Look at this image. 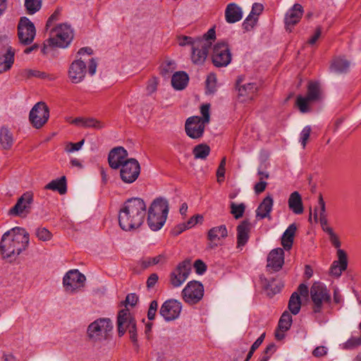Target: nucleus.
Wrapping results in <instances>:
<instances>
[{
  "label": "nucleus",
  "mask_w": 361,
  "mask_h": 361,
  "mask_svg": "<svg viewBox=\"0 0 361 361\" xmlns=\"http://www.w3.org/2000/svg\"><path fill=\"white\" fill-rule=\"evenodd\" d=\"M147 211L145 201L140 197L127 200L118 213V224L123 231L139 228L144 222Z\"/></svg>",
  "instance_id": "nucleus-1"
},
{
  "label": "nucleus",
  "mask_w": 361,
  "mask_h": 361,
  "mask_svg": "<svg viewBox=\"0 0 361 361\" xmlns=\"http://www.w3.org/2000/svg\"><path fill=\"white\" fill-rule=\"evenodd\" d=\"M30 235L25 228L15 227L4 233L0 243V252L4 258H16L27 250Z\"/></svg>",
  "instance_id": "nucleus-2"
},
{
  "label": "nucleus",
  "mask_w": 361,
  "mask_h": 361,
  "mask_svg": "<svg viewBox=\"0 0 361 361\" xmlns=\"http://www.w3.org/2000/svg\"><path fill=\"white\" fill-rule=\"evenodd\" d=\"M169 211V202L159 197L154 199L148 209L147 224L151 230L157 231L166 223Z\"/></svg>",
  "instance_id": "nucleus-3"
},
{
  "label": "nucleus",
  "mask_w": 361,
  "mask_h": 361,
  "mask_svg": "<svg viewBox=\"0 0 361 361\" xmlns=\"http://www.w3.org/2000/svg\"><path fill=\"white\" fill-rule=\"evenodd\" d=\"M312 310L314 313L329 314L331 310V297L326 286L321 282H314L310 290Z\"/></svg>",
  "instance_id": "nucleus-4"
},
{
  "label": "nucleus",
  "mask_w": 361,
  "mask_h": 361,
  "mask_svg": "<svg viewBox=\"0 0 361 361\" xmlns=\"http://www.w3.org/2000/svg\"><path fill=\"white\" fill-rule=\"evenodd\" d=\"M112 330L113 324L111 319L99 317L87 326V337L94 344L102 343L111 337Z\"/></svg>",
  "instance_id": "nucleus-5"
},
{
  "label": "nucleus",
  "mask_w": 361,
  "mask_h": 361,
  "mask_svg": "<svg viewBox=\"0 0 361 361\" xmlns=\"http://www.w3.org/2000/svg\"><path fill=\"white\" fill-rule=\"evenodd\" d=\"M73 39V30L67 23H61L51 28L49 37L46 41L48 45L59 48H66Z\"/></svg>",
  "instance_id": "nucleus-6"
},
{
  "label": "nucleus",
  "mask_w": 361,
  "mask_h": 361,
  "mask_svg": "<svg viewBox=\"0 0 361 361\" xmlns=\"http://www.w3.org/2000/svg\"><path fill=\"white\" fill-rule=\"evenodd\" d=\"M322 99V92L318 82L311 81L307 87L305 96L298 95L295 100V104L302 113H307L310 111V106Z\"/></svg>",
  "instance_id": "nucleus-7"
},
{
  "label": "nucleus",
  "mask_w": 361,
  "mask_h": 361,
  "mask_svg": "<svg viewBox=\"0 0 361 361\" xmlns=\"http://www.w3.org/2000/svg\"><path fill=\"white\" fill-rule=\"evenodd\" d=\"M86 277L78 269L68 271L63 278V286L68 293H75L85 286Z\"/></svg>",
  "instance_id": "nucleus-8"
},
{
  "label": "nucleus",
  "mask_w": 361,
  "mask_h": 361,
  "mask_svg": "<svg viewBox=\"0 0 361 361\" xmlns=\"http://www.w3.org/2000/svg\"><path fill=\"white\" fill-rule=\"evenodd\" d=\"M212 62L216 67H226L231 61L232 54L227 43H216L213 48Z\"/></svg>",
  "instance_id": "nucleus-9"
},
{
  "label": "nucleus",
  "mask_w": 361,
  "mask_h": 361,
  "mask_svg": "<svg viewBox=\"0 0 361 361\" xmlns=\"http://www.w3.org/2000/svg\"><path fill=\"white\" fill-rule=\"evenodd\" d=\"M49 118V109L44 102H37L30 110L29 120L35 128H42Z\"/></svg>",
  "instance_id": "nucleus-10"
},
{
  "label": "nucleus",
  "mask_w": 361,
  "mask_h": 361,
  "mask_svg": "<svg viewBox=\"0 0 361 361\" xmlns=\"http://www.w3.org/2000/svg\"><path fill=\"white\" fill-rule=\"evenodd\" d=\"M35 35L36 29L33 23L27 17H21L18 25V36L20 42L24 45L30 44Z\"/></svg>",
  "instance_id": "nucleus-11"
},
{
  "label": "nucleus",
  "mask_w": 361,
  "mask_h": 361,
  "mask_svg": "<svg viewBox=\"0 0 361 361\" xmlns=\"http://www.w3.org/2000/svg\"><path fill=\"white\" fill-rule=\"evenodd\" d=\"M120 169V177L126 183H133L140 173V166L137 159L130 158Z\"/></svg>",
  "instance_id": "nucleus-12"
},
{
  "label": "nucleus",
  "mask_w": 361,
  "mask_h": 361,
  "mask_svg": "<svg viewBox=\"0 0 361 361\" xmlns=\"http://www.w3.org/2000/svg\"><path fill=\"white\" fill-rule=\"evenodd\" d=\"M182 295L185 302L191 305L196 304L203 298V285L199 281H190L183 288Z\"/></svg>",
  "instance_id": "nucleus-13"
},
{
  "label": "nucleus",
  "mask_w": 361,
  "mask_h": 361,
  "mask_svg": "<svg viewBox=\"0 0 361 361\" xmlns=\"http://www.w3.org/2000/svg\"><path fill=\"white\" fill-rule=\"evenodd\" d=\"M211 42L205 39H197V43L191 49V61L194 64L202 65L209 53Z\"/></svg>",
  "instance_id": "nucleus-14"
},
{
  "label": "nucleus",
  "mask_w": 361,
  "mask_h": 361,
  "mask_svg": "<svg viewBox=\"0 0 361 361\" xmlns=\"http://www.w3.org/2000/svg\"><path fill=\"white\" fill-rule=\"evenodd\" d=\"M191 270L190 260L180 262L171 274V283L175 287L180 286L188 279Z\"/></svg>",
  "instance_id": "nucleus-15"
},
{
  "label": "nucleus",
  "mask_w": 361,
  "mask_h": 361,
  "mask_svg": "<svg viewBox=\"0 0 361 361\" xmlns=\"http://www.w3.org/2000/svg\"><path fill=\"white\" fill-rule=\"evenodd\" d=\"M206 124L202 121L200 116H192L186 120L185 128L186 134L192 139L202 136Z\"/></svg>",
  "instance_id": "nucleus-16"
},
{
  "label": "nucleus",
  "mask_w": 361,
  "mask_h": 361,
  "mask_svg": "<svg viewBox=\"0 0 361 361\" xmlns=\"http://www.w3.org/2000/svg\"><path fill=\"white\" fill-rule=\"evenodd\" d=\"M308 295V286L305 283L300 284L297 290L292 293L288 302V309L293 314L295 315L300 312L301 307L300 296L307 298Z\"/></svg>",
  "instance_id": "nucleus-17"
},
{
  "label": "nucleus",
  "mask_w": 361,
  "mask_h": 361,
  "mask_svg": "<svg viewBox=\"0 0 361 361\" xmlns=\"http://www.w3.org/2000/svg\"><path fill=\"white\" fill-rule=\"evenodd\" d=\"M304 10L300 4H295L286 12L284 18L285 27L287 31L291 32L295 25H297L303 15Z\"/></svg>",
  "instance_id": "nucleus-18"
},
{
  "label": "nucleus",
  "mask_w": 361,
  "mask_h": 361,
  "mask_svg": "<svg viewBox=\"0 0 361 361\" xmlns=\"http://www.w3.org/2000/svg\"><path fill=\"white\" fill-rule=\"evenodd\" d=\"M118 331L119 336H123L128 331L130 338L135 345L137 344L136 324L134 317H118Z\"/></svg>",
  "instance_id": "nucleus-19"
},
{
  "label": "nucleus",
  "mask_w": 361,
  "mask_h": 361,
  "mask_svg": "<svg viewBox=\"0 0 361 361\" xmlns=\"http://www.w3.org/2000/svg\"><path fill=\"white\" fill-rule=\"evenodd\" d=\"M86 72L87 66L85 63L80 59H76L69 66L68 78L73 83L77 84L84 80Z\"/></svg>",
  "instance_id": "nucleus-20"
},
{
  "label": "nucleus",
  "mask_w": 361,
  "mask_h": 361,
  "mask_svg": "<svg viewBox=\"0 0 361 361\" xmlns=\"http://www.w3.org/2000/svg\"><path fill=\"white\" fill-rule=\"evenodd\" d=\"M284 264V251L282 248L278 247L272 250L267 257V267L269 271H278Z\"/></svg>",
  "instance_id": "nucleus-21"
},
{
  "label": "nucleus",
  "mask_w": 361,
  "mask_h": 361,
  "mask_svg": "<svg viewBox=\"0 0 361 361\" xmlns=\"http://www.w3.org/2000/svg\"><path fill=\"white\" fill-rule=\"evenodd\" d=\"M128 152L123 147H117L111 149L109 154L108 161L111 168L118 169L127 161Z\"/></svg>",
  "instance_id": "nucleus-22"
},
{
  "label": "nucleus",
  "mask_w": 361,
  "mask_h": 361,
  "mask_svg": "<svg viewBox=\"0 0 361 361\" xmlns=\"http://www.w3.org/2000/svg\"><path fill=\"white\" fill-rule=\"evenodd\" d=\"M33 202V195L31 192H25L17 201L16 204L10 209L9 214L19 216L23 212L29 209Z\"/></svg>",
  "instance_id": "nucleus-23"
},
{
  "label": "nucleus",
  "mask_w": 361,
  "mask_h": 361,
  "mask_svg": "<svg viewBox=\"0 0 361 361\" xmlns=\"http://www.w3.org/2000/svg\"><path fill=\"white\" fill-rule=\"evenodd\" d=\"M71 123L78 127L93 128L94 130H101L106 126L103 121L93 117H77L73 119Z\"/></svg>",
  "instance_id": "nucleus-24"
},
{
  "label": "nucleus",
  "mask_w": 361,
  "mask_h": 361,
  "mask_svg": "<svg viewBox=\"0 0 361 361\" xmlns=\"http://www.w3.org/2000/svg\"><path fill=\"white\" fill-rule=\"evenodd\" d=\"M251 224L247 220L243 221L236 228L237 231V248L242 250L246 245L250 238Z\"/></svg>",
  "instance_id": "nucleus-25"
},
{
  "label": "nucleus",
  "mask_w": 361,
  "mask_h": 361,
  "mask_svg": "<svg viewBox=\"0 0 361 361\" xmlns=\"http://www.w3.org/2000/svg\"><path fill=\"white\" fill-rule=\"evenodd\" d=\"M337 257L338 260L333 262L330 272L331 275L339 277L342 272L347 269L348 260L347 255L343 250L338 249Z\"/></svg>",
  "instance_id": "nucleus-26"
},
{
  "label": "nucleus",
  "mask_w": 361,
  "mask_h": 361,
  "mask_svg": "<svg viewBox=\"0 0 361 361\" xmlns=\"http://www.w3.org/2000/svg\"><path fill=\"white\" fill-rule=\"evenodd\" d=\"M182 310L181 302L175 299L165 301L160 308L161 316H179Z\"/></svg>",
  "instance_id": "nucleus-27"
},
{
  "label": "nucleus",
  "mask_w": 361,
  "mask_h": 361,
  "mask_svg": "<svg viewBox=\"0 0 361 361\" xmlns=\"http://www.w3.org/2000/svg\"><path fill=\"white\" fill-rule=\"evenodd\" d=\"M243 18V11L235 3L228 4L225 10V19L228 23H235Z\"/></svg>",
  "instance_id": "nucleus-28"
},
{
  "label": "nucleus",
  "mask_w": 361,
  "mask_h": 361,
  "mask_svg": "<svg viewBox=\"0 0 361 361\" xmlns=\"http://www.w3.org/2000/svg\"><path fill=\"white\" fill-rule=\"evenodd\" d=\"M260 279L267 295L269 297H272L276 293H279L283 286V283L276 279H267L261 276Z\"/></svg>",
  "instance_id": "nucleus-29"
},
{
  "label": "nucleus",
  "mask_w": 361,
  "mask_h": 361,
  "mask_svg": "<svg viewBox=\"0 0 361 361\" xmlns=\"http://www.w3.org/2000/svg\"><path fill=\"white\" fill-rule=\"evenodd\" d=\"M273 204V198L269 195L267 196L262 200L256 210L257 217L261 219L264 218H270V213L272 210Z\"/></svg>",
  "instance_id": "nucleus-30"
},
{
  "label": "nucleus",
  "mask_w": 361,
  "mask_h": 361,
  "mask_svg": "<svg viewBox=\"0 0 361 361\" xmlns=\"http://www.w3.org/2000/svg\"><path fill=\"white\" fill-rule=\"evenodd\" d=\"M288 204L289 209L295 214H301L304 212L302 197L298 191H295L290 195Z\"/></svg>",
  "instance_id": "nucleus-31"
},
{
  "label": "nucleus",
  "mask_w": 361,
  "mask_h": 361,
  "mask_svg": "<svg viewBox=\"0 0 361 361\" xmlns=\"http://www.w3.org/2000/svg\"><path fill=\"white\" fill-rule=\"evenodd\" d=\"M238 86L239 96L243 97L244 102L252 100L257 91V85L255 82H248L243 85L238 83Z\"/></svg>",
  "instance_id": "nucleus-32"
},
{
  "label": "nucleus",
  "mask_w": 361,
  "mask_h": 361,
  "mask_svg": "<svg viewBox=\"0 0 361 361\" xmlns=\"http://www.w3.org/2000/svg\"><path fill=\"white\" fill-rule=\"evenodd\" d=\"M296 230V225L292 224L288 226L283 233L281 238V244L285 250H288L292 247Z\"/></svg>",
  "instance_id": "nucleus-33"
},
{
  "label": "nucleus",
  "mask_w": 361,
  "mask_h": 361,
  "mask_svg": "<svg viewBox=\"0 0 361 361\" xmlns=\"http://www.w3.org/2000/svg\"><path fill=\"white\" fill-rule=\"evenodd\" d=\"M189 78L184 71L176 72L171 78V85L175 90H183L188 85Z\"/></svg>",
  "instance_id": "nucleus-34"
},
{
  "label": "nucleus",
  "mask_w": 361,
  "mask_h": 361,
  "mask_svg": "<svg viewBox=\"0 0 361 361\" xmlns=\"http://www.w3.org/2000/svg\"><path fill=\"white\" fill-rule=\"evenodd\" d=\"M292 317H280L278 328L275 331V338L281 341L285 337V332L287 331L292 324Z\"/></svg>",
  "instance_id": "nucleus-35"
},
{
  "label": "nucleus",
  "mask_w": 361,
  "mask_h": 361,
  "mask_svg": "<svg viewBox=\"0 0 361 361\" xmlns=\"http://www.w3.org/2000/svg\"><path fill=\"white\" fill-rule=\"evenodd\" d=\"M44 188L46 190L57 191L61 195L65 194L67 191L66 177L62 176L59 178L52 180L50 183L45 185Z\"/></svg>",
  "instance_id": "nucleus-36"
},
{
  "label": "nucleus",
  "mask_w": 361,
  "mask_h": 361,
  "mask_svg": "<svg viewBox=\"0 0 361 361\" xmlns=\"http://www.w3.org/2000/svg\"><path fill=\"white\" fill-rule=\"evenodd\" d=\"M13 136L11 130L5 126L0 129V145L4 149H9L13 144Z\"/></svg>",
  "instance_id": "nucleus-37"
},
{
  "label": "nucleus",
  "mask_w": 361,
  "mask_h": 361,
  "mask_svg": "<svg viewBox=\"0 0 361 361\" xmlns=\"http://www.w3.org/2000/svg\"><path fill=\"white\" fill-rule=\"evenodd\" d=\"M14 62V54L8 49L6 53L0 54V73L8 71Z\"/></svg>",
  "instance_id": "nucleus-38"
},
{
  "label": "nucleus",
  "mask_w": 361,
  "mask_h": 361,
  "mask_svg": "<svg viewBox=\"0 0 361 361\" xmlns=\"http://www.w3.org/2000/svg\"><path fill=\"white\" fill-rule=\"evenodd\" d=\"M228 231L225 225L213 227L209 230L207 238L211 241L220 240L227 237Z\"/></svg>",
  "instance_id": "nucleus-39"
},
{
  "label": "nucleus",
  "mask_w": 361,
  "mask_h": 361,
  "mask_svg": "<svg viewBox=\"0 0 361 361\" xmlns=\"http://www.w3.org/2000/svg\"><path fill=\"white\" fill-rule=\"evenodd\" d=\"M349 67L350 62L343 58L339 57L333 61L331 65V71L337 73H342L346 72Z\"/></svg>",
  "instance_id": "nucleus-40"
},
{
  "label": "nucleus",
  "mask_w": 361,
  "mask_h": 361,
  "mask_svg": "<svg viewBox=\"0 0 361 361\" xmlns=\"http://www.w3.org/2000/svg\"><path fill=\"white\" fill-rule=\"evenodd\" d=\"M361 345V335L355 336L353 334L351 337L345 342L340 344V347L343 350H352Z\"/></svg>",
  "instance_id": "nucleus-41"
},
{
  "label": "nucleus",
  "mask_w": 361,
  "mask_h": 361,
  "mask_svg": "<svg viewBox=\"0 0 361 361\" xmlns=\"http://www.w3.org/2000/svg\"><path fill=\"white\" fill-rule=\"evenodd\" d=\"M210 153V147L207 145L200 144L193 149L195 159H205Z\"/></svg>",
  "instance_id": "nucleus-42"
},
{
  "label": "nucleus",
  "mask_w": 361,
  "mask_h": 361,
  "mask_svg": "<svg viewBox=\"0 0 361 361\" xmlns=\"http://www.w3.org/2000/svg\"><path fill=\"white\" fill-rule=\"evenodd\" d=\"M24 6L27 13L33 15L40 10L42 0H25Z\"/></svg>",
  "instance_id": "nucleus-43"
},
{
  "label": "nucleus",
  "mask_w": 361,
  "mask_h": 361,
  "mask_svg": "<svg viewBox=\"0 0 361 361\" xmlns=\"http://www.w3.org/2000/svg\"><path fill=\"white\" fill-rule=\"evenodd\" d=\"M167 259V257L165 253L160 254L157 256L148 257L144 261V264L146 267L156 265V264H164Z\"/></svg>",
  "instance_id": "nucleus-44"
},
{
  "label": "nucleus",
  "mask_w": 361,
  "mask_h": 361,
  "mask_svg": "<svg viewBox=\"0 0 361 361\" xmlns=\"http://www.w3.org/2000/svg\"><path fill=\"white\" fill-rule=\"evenodd\" d=\"M245 206L243 203L236 204L234 202L231 204V213L235 219H240L243 216L245 212Z\"/></svg>",
  "instance_id": "nucleus-45"
},
{
  "label": "nucleus",
  "mask_w": 361,
  "mask_h": 361,
  "mask_svg": "<svg viewBox=\"0 0 361 361\" xmlns=\"http://www.w3.org/2000/svg\"><path fill=\"white\" fill-rule=\"evenodd\" d=\"M176 68V63L173 61H167L161 66V73L164 77L168 76Z\"/></svg>",
  "instance_id": "nucleus-46"
},
{
  "label": "nucleus",
  "mask_w": 361,
  "mask_h": 361,
  "mask_svg": "<svg viewBox=\"0 0 361 361\" xmlns=\"http://www.w3.org/2000/svg\"><path fill=\"white\" fill-rule=\"evenodd\" d=\"M35 234L37 238L42 241H48L52 238L51 233L46 228H38Z\"/></svg>",
  "instance_id": "nucleus-47"
},
{
  "label": "nucleus",
  "mask_w": 361,
  "mask_h": 361,
  "mask_svg": "<svg viewBox=\"0 0 361 361\" xmlns=\"http://www.w3.org/2000/svg\"><path fill=\"white\" fill-rule=\"evenodd\" d=\"M198 38H192L191 37L180 35L177 37L178 44L180 47H185L186 45L191 46V48L197 43Z\"/></svg>",
  "instance_id": "nucleus-48"
},
{
  "label": "nucleus",
  "mask_w": 361,
  "mask_h": 361,
  "mask_svg": "<svg viewBox=\"0 0 361 361\" xmlns=\"http://www.w3.org/2000/svg\"><path fill=\"white\" fill-rule=\"evenodd\" d=\"M138 300H139L138 295L136 293H129L126 295L125 300L121 302V304L126 307H127L128 306L133 307L136 305Z\"/></svg>",
  "instance_id": "nucleus-49"
},
{
  "label": "nucleus",
  "mask_w": 361,
  "mask_h": 361,
  "mask_svg": "<svg viewBox=\"0 0 361 361\" xmlns=\"http://www.w3.org/2000/svg\"><path fill=\"white\" fill-rule=\"evenodd\" d=\"M257 21V18L253 16L251 14H249L248 16L245 19L243 23V27L245 31L251 30L255 25H256Z\"/></svg>",
  "instance_id": "nucleus-50"
},
{
  "label": "nucleus",
  "mask_w": 361,
  "mask_h": 361,
  "mask_svg": "<svg viewBox=\"0 0 361 361\" xmlns=\"http://www.w3.org/2000/svg\"><path fill=\"white\" fill-rule=\"evenodd\" d=\"M325 233L329 235V240L331 243L336 247L338 248L341 247V242L338 235L335 233L332 228H326Z\"/></svg>",
  "instance_id": "nucleus-51"
},
{
  "label": "nucleus",
  "mask_w": 361,
  "mask_h": 361,
  "mask_svg": "<svg viewBox=\"0 0 361 361\" xmlns=\"http://www.w3.org/2000/svg\"><path fill=\"white\" fill-rule=\"evenodd\" d=\"M311 133V128L309 126H305L300 133V142L302 148L305 149L307 145V142L310 137Z\"/></svg>",
  "instance_id": "nucleus-52"
},
{
  "label": "nucleus",
  "mask_w": 361,
  "mask_h": 361,
  "mask_svg": "<svg viewBox=\"0 0 361 361\" xmlns=\"http://www.w3.org/2000/svg\"><path fill=\"white\" fill-rule=\"evenodd\" d=\"M209 108L210 105L209 104H203L200 108V112L202 115L201 119L205 124L209 123L210 121Z\"/></svg>",
  "instance_id": "nucleus-53"
},
{
  "label": "nucleus",
  "mask_w": 361,
  "mask_h": 361,
  "mask_svg": "<svg viewBox=\"0 0 361 361\" xmlns=\"http://www.w3.org/2000/svg\"><path fill=\"white\" fill-rule=\"evenodd\" d=\"M85 140H82L80 142L73 143V142H68L66 146V152L68 153H71L75 151H78L81 149L82 146L84 145Z\"/></svg>",
  "instance_id": "nucleus-54"
},
{
  "label": "nucleus",
  "mask_w": 361,
  "mask_h": 361,
  "mask_svg": "<svg viewBox=\"0 0 361 361\" xmlns=\"http://www.w3.org/2000/svg\"><path fill=\"white\" fill-rule=\"evenodd\" d=\"M216 78L214 75H208L207 78V89L209 93H214L216 90Z\"/></svg>",
  "instance_id": "nucleus-55"
},
{
  "label": "nucleus",
  "mask_w": 361,
  "mask_h": 361,
  "mask_svg": "<svg viewBox=\"0 0 361 361\" xmlns=\"http://www.w3.org/2000/svg\"><path fill=\"white\" fill-rule=\"evenodd\" d=\"M61 15V11L59 9H56L48 18L46 23V30H49V27L56 21L59 20V17Z\"/></svg>",
  "instance_id": "nucleus-56"
},
{
  "label": "nucleus",
  "mask_w": 361,
  "mask_h": 361,
  "mask_svg": "<svg viewBox=\"0 0 361 361\" xmlns=\"http://www.w3.org/2000/svg\"><path fill=\"white\" fill-rule=\"evenodd\" d=\"M334 303L338 305V309L342 307L343 303V298L338 288L334 289Z\"/></svg>",
  "instance_id": "nucleus-57"
},
{
  "label": "nucleus",
  "mask_w": 361,
  "mask_h": 361,
  "mask_svg": "<svg viewBox=\"0 0 361 361\" xmlns=\"http://www.w3.org/2000/svg\"><path fill=\"white\" fill-rule=\"evenodd\" d=\"M194 268L197 274L202 275L207 269L206 264L200 259H197L194 263Z\"/></svg>",
  "instance_id": "nucleus-58"
},
{
  "label": "nucleus",
  "mask_w": 361,
  "mask_h": 361,
  "mask_svg": "<svg viewBox=\"0 0 361 361\" xmlns=\"http://www.w3.org/2000/svg\"><path fill=\"white\" fill-rule=\"evenodd\" d=\"M322 35V27H317L314 35L308 39L307 43L310 45H314Z\"/></svg>",
  "instance_id": "nucleus-59"
},
{
  "label": "nucleus",
  "mask_w": 361,
  "mask_h": 361,
  "mask_svg": "<svg viewBox=\"0 0 361 361\" xmlns=\"http://www.w3.org/2000/svg\"><path fill=\"white\" fill-rule=\"evenodd\" d=\"M226 157H224L221 161V163L218 167V169H217V171H216V176L218 177V178H224V176H225V166H226ZM218 180L219 181V179H218Z\"/></svg>",
  "instance_id": "nucleus-60"
},
{
  "label": "nucleus",
  "mask_w": 361,
  "mask_h": 361,
  "mask_svg": "<svg viewBox=\"0 0 361 361\" xmlns=\"http://www.w3.org/2000/svg\"><path fill=\"white\" fill-rule=\"evenodd\" d=\"M203 220L202 215L197 214L192 216L187 222L186 224L188 228L195 226L197 223L201 222Z\"/></svg>",
  "instance_id": "nucleus-61"
},
{
  "label": "nucleus",
  "mask_w": 361,
  "mask_h": 361,
  "mask_svg": "<svg viewBox=\"0 0 361 361\" xmlns=\"http://www.w3.org/2000/svg\"><path fill=\"white\" fill-rule=\"evenodd\" d=\"M25 73L27 77H37L40 78H44L45 77V73L43 72H40L37 70L27 69L25 70Z\"/></svg>",
  "instance_id": "nucleus-62"
},
{
  "label": "nucleus",
  "mask_w": 361,
  "mask_h": 361,
  "mask_svg": "<svg viewBox=\"0 0 361 361\" xmlns=\"http://www.w3.org/2000/svg\"><path fill=\"white\" fill-rule=\"evenodd\" d=\"M187 229H188V228L186 223L180 224L173 228L172 233L174 235H178Z\"/></svg>",
  "instance_id": "nucleus-63"
},
{
  "label": "nucleus",
  "mask_w": 361,
  "mask_h": 361,
  "mask_svg": "<svg viewBox=\"0 0 361 361\" xmlns=\"http://www.w3.org/2000/svg\"><path fill=\"white\" fill-rule=\"evenodd\" d=\"M264 6L262 4L255 3L252 5V11L250 14L254 16H259L263 11Z\"/></svg>",
  "instance_id": "nucleus-64"
}]
</instances>
